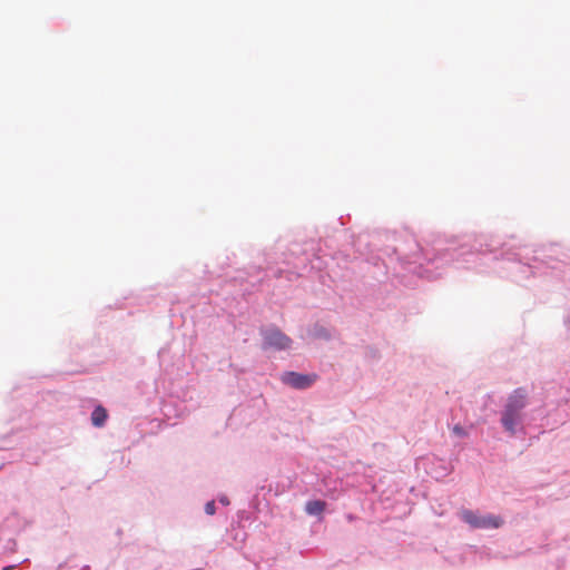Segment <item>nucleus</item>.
Here are the masks:
<instances>
[{"instance_id":"obj_2","label":"nucleus","mask_w":570,"mask_h":570,"mask_svg":"<svg viewBox=\"0 0 570 570\" xmlns=\"http://www.w3.org/2000/svg\"><path fill=\"white\" fill-rule=\"evenodd\" d=\"M462 519L469 523L472 528H480V529H497L502 525L503 520L500 517L497 515H476L471 510H464L461 513Z\"/></svg>"},{"instance_id":"obj_5","label":"nucleus","mask_w":570,"mask_h":570,"mask_svg":"<svg viewBox=\"0 0 570 570\" xmlns=\"http://www.w3.org/2000/svg\"><path fill=\"white\" fill-rule=\"evenodd\" d=\"M107 417V411L101 405L96 406L91 413V422L97 428H101L105 424Z\"/></svg>"},{"instance_id":"obj_11","label":"nucleus","mask_w":570,"mask_h":570,"mask_svg":"<svg viewBox=\"0 0 570 570\" xmlns=\"http://www.w3.org/2000/svg\"><path fill=\"white\" fill-rule=\"evenodd\" d=\"M222 503L228 504V501H226V499H223Z\"/></svg>"},{"instance_id":"obj_3","label":"nucleus","mask_w":570,"mask_h":570,"mask_svg":"<svg viewBox=\"0 0 570 570\" xmlns=\"http://www.w3.org/2000/svg\"><path fill=\"white\" fill-rule=\"evenodd\" d=\"M262 335L264 348L286 350L292 344V340L276 327L263 331Z\"/></svg>"},{"instance_id":"obj_1","label":"nucleus","mask_w":570,"mask_h":570,"mask_svg":"<svg viewBox=\"0 0 570 570\" xmlns=\"http://www.w3.org/2000/svg\"><path fill=\"white\" fill-rule=\"evenodd\" d=\"M528 393L523 387L513 391L508 397L501 423L510 434L515 433V426L521 421V411L525 407Z\"/></svg>"},{"instance_id":"obj_8","label":"nucleus","mask_w":570,"mask_h":570,"mask_svg":"<svg viewBox=\"0 0 570 570\" xmlns=\"http://www.w3.org/2000/svg\"><path fill=\"white\" fill-rule=\"evenodd\" d=\"M205 512L209 515H213L215 513V502L210 501L205 505Z\"/></svg>"},{"instance_id":"obj_4","label":"nucleus","mask_w":570,"mask_h":570,"mask_svg":"<svg viewBox=\"0 0 570 570\" xmlns=\"http://www.w3.org/2000/svg\"><path fill=\"white\" fill-rule=\"evenodd\" d=\"M316 379L317 376L315 374L305 375L296 372H287L283 375L282 381L294 389H307Z\"/></svg>"},{"instance_id":"obj_10","label":"nucleus","mask_w":570,"mask_h":570,"mask_svg":"<svg viewBox=\"0 0 570 570\" xmlns=\"http://www.w3.org/2000/svg\"><path fill=\"white\" fill-rule=\"evenodd\" d=\"M222 503L228 504V501H226V499H223Z\"/></svg>"},{"instance_id":"obj_7","label":"nucleus","mask_w":570,"mask_h":570,"mask_svg":"<svg viewBox=\"0 0 570 570\" xmlns=\"http://www.w3.org/2000/svg\"><path fill=\"white\" fill-rule=\"evenodd\" d=\"M453 433L456 434L458 436H461V438H464L466 436V432L465 430L461 426V425H454L453 429H452Z\"/></svg>"},{"instance_id":"obj_6","label":"nucleus","mask_w":570,"mask_h":570,"mask_svg":"<svg viewBox=\"0 0 570 570\" xmlns=\"http://www.w3.org/2000/svg\"><path fill=\"white\" fill-rule=\"evenodd\" d=\"M326 503L321 500H313L306 503L305 510L308 514H321L325 510Z\"/></svg>"},{"instance_id":"obj_9","label":"nucleus","mask_w":570,"mask_h":570,"mask_svg":"<svg viewBox=\"0 0 570 570\" xmlns=\"http://www.w3.org/2000/svg\"><path fill=\"white\" fill-rule=\"evenodd\" d=\"M222 503L228 504V501H226V499H223Z\"/></svg>"}]
</instances>
